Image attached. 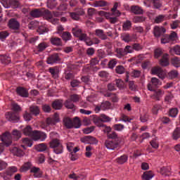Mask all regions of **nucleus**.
<instances>
[{
    "label": "nucleus",
    "instance_id": "1",
    "mask_svg": "<svg viewBox=\"0 0 180 180\" xmlns=\"http://www.w3.org/2000/svg\"><path fill=\"white\" fill-rule=\"evenodd\" d=\"M22 138V131L18 129H13L11 134L9 131H6L0 136L1 141L5 143V147H9L12 145V141H18Z\"/></svg>",
    "mask_w": 180,
    "mask_h": 180
},
{
    "label": "nucleus",
    "instance_id": "2",
    "mask_svg": "<svg viewBox=\"0 0 180 180\" xmlns=\"http://www.w3.org/2000/svg\"><path fill=\"white\" fill-rule=\"evenodd\" d=\"M30 169L31 174H34V176L35 178H41L43 172H40L39 167H33L32 162L28 161L25 162L19 169L20 172L25 173L27 172Z\"/></svg>",
    "mask_w": 180,
    "mask_h": 180
},
{
    "label": "nucleus",
    "instance_id": "3",
    "mask_svg": "<svg viewBox=\"0 0 180 180\" xmlns=\"http://www.w3.org/2000/svg\"><path fill=\"white\" fill-rule=\"evenodd\" d=\"M155 58H160L162 56V58L160 60V64L162 67H167L169 65V61L168 60L169 55L167 53H164V51L161 48H158L155 50Z\"/></svg>",
    "mask_w": 180,
    "mask_h": 180
},
{
    "label": "nucleus",
    "instance_id": "4",
    "mask_svg": "<svg viewBox=\"0 0 180 180\" xmlns=\"http://www.w3.org/2000/svg\"><path fill=\"white\" fill-rule=\"evenodd\" d=\"M50 148H53L55 154H63L64 153V146L58 139H53L49 142Z\"/></svg>",
    "mask_w": 180,
    "mask_h": 180
},
{
    "label": "nucleus",
    "instance_id": "5",
    "mask_svg": "<svg viewBox=\"0 0 180 180\" xmlns=\"http://www.w3.org/2000/svg\"><path fill=\"white\" fill-rule=\"evenodd\" d=\"M81 99V96L78 94H71L68 100L65 102V106L68 109H71L73 112L75 111L77 108L74 105V103H77V102H79ZM73 102V103H72Z\"/></svg>",
    "mask_w": 180,
    "mask_h": 180
},
{
    "label": "nucleus",
    "instance_id": "6",
    "mask_svg": "<svg viewBox=\"0 0 180 180\" xmlns=\"http://www.w3.org/2000/svg\"><path fill=\"white\" fill-rule=\"evenodd\" d=\"M18 171V167L15 166H11L8 167L5 172L0 173V176L3 178L4 180H11L12 176Z\"/></svg>",
    "mask_w": 180,
    "mask_h": 180
},
{
    "label": "nucleus",
    "instance_id": "7",
    "mask_svg": "<svg viewBox=\"0 0 180 180\" xmlns=\"http://www.w3.org/2000/svg\"><path fill=\"white\" fill-rule=\"evenodd\" d=\"M115 51V56L117 58H122L124 56H127V54L133 53V48H131V46L127 45L124 49L117 48Z\"/></svg>",
    "mask_w": 180,
    "mask_h": 180
},
{
    "label": "nucleus",
    "instance_id": "8",
    "mask_svg": "<svg viewBox=\"0 0 180 180\" xmlns=\"http://www.w3.org/2000/svg\"><path fill=\"white\" fill-rule=\"evenodd\" d=\"M122 143L121 139H117L112 141H105V146L108 150H116V148H119L120 143Z\"/></svg>",
    "mask_w": 180,
    "mask_h": 180
},
{
    "label": "nucleus",
    "instance_id": "9",
    "mask_svg": "<svg viewBox=\"0 0 180 180\" xmlns=\"http://www.w3.org/2000/svg\"><path fill=\"white\" fill-rule=\"evenodd\" d=\"M31 137H32V140H34V141H38V140L44 141V140L47 139V134L43 131L35 130L32 131Z\"/></svg>",
    "mask_w": 180,
    "mask_h": 180
},
{
    "label": "nucleus",
    "instance_id": "10",
    "mask_svg": "<svg viewBox=\"0 0 180 180\" xmlns=\"http://www.w3.org/2000/svg\"><path fill=\"white\" fill-rule=\"evenodd\" d=\"M8 26L11 30H14L15 33H19L20 29V23L16 18H11L8 20Z\"/></svg>",
    "mask_w": 180,
    "mask_h": 180
},
{
    "label": "nucleus",
    "instance_id": "11",
    "mask_svg": "<svg viewBox=\"0 0 180 180\" xmlns=\"http://www.w3.org/2000/svg\"><path fill=\"white\" fill-rule=\"evenodd\" d=\"M48 11L49 10H44V8H34L30 11V14L32 18H40V16L46 18Z\"/></svg>",
    "mask_w": 180,
    "mask_h": 180
},
{
    "label": "nucleus",
    "instance_id": "12",
    "mask_svg": "<svg viewBox=\"0 0 180 180\" xmlns=\"http://www.w3.org/2000/svg\"><path fill=\"white\" fill-rule=\"evenodd\" d=\"M112 108V103L110 102L105 101L98 104L94 109L96 113L101 112V110H108Z\"/></svg>",
    "mask_w": 180,
    "mask_h": 180
},
{
    "label": "nucleus",
    "instance_id": "13",
    "mask_svg": "<svg viewBox=\"0 0 180 180\" xmlns=\"http://www.w3.org/2000/svg\"><path fill=\"white\" fill-rule=\"evenodd\" d=\"M60 61H61V58H60V55H58V53L50 55L46 60L47 64H51V65L53 64H58Z\"/></svg>",
    "mask_w": 180,
    "mask_h": 180
},
{
    "label": "nucleus",
    "instance_id": "14",
    "mask_svg": "<svg viewBox=\"0 0 180 180\" xmlns=\"http://www.w3.org/2000/svg\"><path fill=\"white\" fill-rule=\"evenodd\" d=\"M162 83L156 77H152L150 82L148 84V91H154L155 88L161 86Z\"/></svg>",
    "mask_w": 180,
    "mask_h": 180
},
{
    "label": "nucleus",
    "instance_id": "15",
    "mask_svg": "<svg viewBox=\"0 0 180 180\" xmlns=\"http://www.w3.org/2000/svg\"><path fill=\"white\" fill-rule=\"evenodd\" d=\"M153 92V95L151 96L152 99L155 101H161L162 96H164V91L160 89H153V90H150Z\"/></svg>",
    "mask_w": 180,
    "mask_h": 180
},
{
    "label": "nucleus",
    "instance_id": "16",
    "mask_svg": "<svg viewBox=\"0 0 180 180\" xmlns=\"http://www.w3.org/2000/svg\"><path fill=\"white\" fill-rule=\"evenodd\" d=\"M176 39V34L175 32H172L169 35L165 34L161 39V43L162 44H166V43H169L170 41H173Z\"/></svg>",
    "mask_w": 180,
    "mask_h": 180
},
{
    "label": "nucleus",
    "instance_id": "17",
    "mask_svg": "<svg viewBox=\"0 0 180 180\" xmlns=\"http://www.w3.org/2000/svg\"><path fill=\"white\" fill-rule=\"evenodd\" d=\"M80 141L86 144H98V139L91 136H85L81 138Z\"/></svg>",
    "mask_w": 180,
    "mask_h": 180
},
{
    "label": "nucleus",
    "instance_id": "18",
    "mask_svg": "<svg viewBox=\"0 0 180 180\" xmlns=\"http://www.w3.org/2000/svg\"><path fill=\"white\" fill-rule=\"evenodd\" d=\"M60 122V115H58V113H55L53 115V117H48L46 118V123L48 124V126H50V124L55 125L57 124V123H59Z\"/></svg>",
    "mask_w": 180,
    "mask_h": 180
},
{
    "label": "nucleus",
    "instance_id": "19",
    "mask_svg": "<svg viewBox=\"0 0 180 180\" xmlns=\"http://www.w3.org/2000/svg\"><path fill=\"white\" fill-rule=\"evenodd\" d=\"M45 19L52 23V25H58L60 20L54 16L49 11H46V15H45Z\"/></svg>",
    "mask_w": 180,
    "mask_h": 180
},
{
    "label": "nucleus",
    "instance_id": "20",
    "mask_svg": "<svg viewBox=\"0 0 180 180\" xmlns=\"http://www.w3.org/2000/svg\"><path fill=\"white\" fill-rule=\"evenodd\" d=\"M5 117L8 122H12L13 123H17L20 119V117L16 113H8L6 114Z\"/></svg>",
    "mask_w": 180,
    "mask_h": 180
},
{
    "label": "nucleus",
    "instance_id": "21",
    "mask_svg": "<svg viewBox=\"0 0 180 180\" xmlns=\"http://www.w3.org/2000/svg\"><path fill=\"white\" fill-rule=\"evenodd\" d=\"M16 92L18 95L20 96H22V98H28L29 97V92L27 91V89H26L25 87H18L16 89Z\"/></svg>",
    "mask_w": 180,
    "mask_h": 180
},
{
    "label": "nucleus",
    "instance_id": "22",
    "mask_svg": "<svg viewBox=\"0 0 180 180\" xmlns=\"http://www.w3.org/2000/svg\"><path fill=\"white\" fill-rule=\"evenodd\" d=\"M63 124L65 129H72V119L70 118V117H65L63 119Z\"/></svg>",
    "mask_w": 180,
    "mask_h": 180
},
{
    "label": "nucleus",
    "instance_id": "23",
    "mask_svg": "<svg viewBox=\"0 0 180 180\" xmlns=\"http://www.w3.org/2000/svg\"><path fill=\"white\" fill-rule=\"evenodd\" d=\"M84 11L79 10L76 12L70 13V16L73 20H79V16H82L84 15Z\"/></svg>",
    "mask_w": 180,
    "mask_h": 180
},
{
    "label": "nucleus",
    "instance_id": "24",
    "mask_svg": "<svg viewBox=\"0 0 180 180\" xmlns=\"http://www.w3.org/2000/svg\"><path fill=\"white\" fill-rule=\"evenodd\" d=\"M130 11L132 13H134V15H143V13H144L143 8L139 6H131Z\"/></svg>",
    "mask_w": 180,
    "mask_h": 180
},
{
    "label": "nucleus",
    "instance_id": "25",
    "mask_svg": "<svg viewBox=\"0 0 180 180\" xmlns=\"http://www.w3.org/2000/svg\"><path fill=\"white\" fill-rule=\"evenodd\" d=\"M11 151L13 155H15L16 157H23V155H25V152L18 147H13Z\"/></svg>",
    "mask_w": 180,
    "mask_h": 180
},
{
    "label": "nucleus",
    "instance_id": "26",
    "mask_svg": "<svg viewBox=\"0 0 180 180\" xmlns=\"http://www.w3.org/2000/svg\"><path fill=\"white\" fill-rule=\"evenodd\" d=\"M95 34L101 39V40H107L108 35L105 34V32L103 30L97 29L95 30Z\"/></svg>",
    "mask_w": 180,
    "mask_h": 180
},
{
    "label": "nucleus",
    "instance_id": "27",
    "mask_svg": "<svg viewBox=\"0 0 180 180\" xmlns=\"http://www.w3.org/2000/svg\"><path fill=\"white\" fill-rule=\"evenodd\" d=\"M165 32L166 30L164 27H155L154 28V35L155 37H160V36H162Z\"/></svg>",
    "mask_w": 180,
    "mask_h": 180
},
{
    "label": "nucleus",
    "instance_id": "28",
    "mask_svg": "<svg viewBox=\"0 0 180 180\" xmlns=\"http://www.w3.org/2000/svg\"><path fill=\"white\" fill-rule=\"evenodd\" d=\"M159 172L163 176H169L171 175V168L169 167H162L160 169Z\"/></svg>",
    "mask_w": 180,
    "mask_h": 180
},
{
    "label": "nucleus",
    "instance_id": "29",
    "mask_svg": "<svg viewBox=\"0 0 180 180\" xmlns=\"http://www.w3.org/2000/svg\"><path fill=\"white\" fill-rule=\"evenodd\" d=\"M93 122L97 127H103L105 124H103L102 118L97 117L96 115H94Z\"/></svg>",
    "mask_w": 180,
    "mask_h": 180
},
{
    "label": "nucleus",
    "instance_id": "30",
    "mask_svg": "<svg viewBox=\"0 0 180 180\" xmlns=\"http://www.w3.org/2000/svg\"><path fill=\"white\" fill-rule=\"evenodd\" d=\"M128 160H129V156L127 155H122L120 157L116 158V161L117 164H120V165H123V164H125V162H127Z\"/></svg>",
    "mask_w": 180,
    "mask_h": 180
},
{
    "label": "nucleus",
    "instance_id": "31",
    "mask_svg": "<svg viewBox=\"0 0 180 180\" xmlns=\"http://www.w3.org/2000/svg\"><path fill=\"white\" fill-rule=\"evenodd\" d=\"M81 126H82V124L81 123L79 117H75L72 120V129H79Z\"/></svg>",
    "mask_w": 180,
    "mask_h": 180
},
{
    "label": "nucleus",
    "instance_id": "32",
    "mask_svg": "<svg viewBox=\"0 0 180 180\" xmlns=\"http://www.w3.org/2000/svg\"><path fill=\"white\" fill-rule=\"evenodd\" d=\"M142 179L143 180H150L154 177V174H153V171H146L143 172L142 175Z\"/></svg>",
    "mask_w": 180,
    "mask_h": 180
},
{
    "label": "nucleus",
    "instance_id": "33",
    "mask_svg": "<svg viewBox=\"0 0 180 180\" xmlns=\"http://www.w3.org/2000/svg\"><path fill=\"white\" fill-rule=\"evenodd\" d=\"M103 13H104L105 17L106 18V19H109V21L112 23H117V17H112V15H110V13H108L107 12H104L103 11Z\"/></svg>",
    "mask_w": 180,
    "mask_h": 180
},
{
    "label": "nucleus",
    "instance_id": "34",
    "mask_svg": "<svg viewBox=\"0 0 180 180\" xmlns=\"http://www.w3.org/2000/svg\"><path fill=\"white\" fill-rule=\"evenodd\" d=\"M167 19H169V16L168 15H159L155 19V23H161V22H164V20H167Z\"/></svg>",
    "mask_w": 180,
    "mask_h": 180
},
{
    "label": "nucleus",
    "instance_id": "35",
    "mask_svg": "<svg viewBox=\"0 0 180 180\" xmlns=\"http://www.w3.org/2000/svg\"><path fill=\"white\" fill-rule=\"evenodd\" d=\"M52 108L56 110H60L63 108V102L60 100H56L52 103Z\"/></svg>",
    "mask_w": 180,
    "mask_h": 180
},
{
    "label": "nucleus",
    "instance_id": "36",
    "mask_svg": "<svg viewBox=\"0 0 180 180\" xmlns=\"http://www.w3.org/2000/svg\"><path fill=\"white\" fill-rule=\"evenodd\" d=\"M0 61L2 64H10L11 57L8 55H0Z\"/></svg>",
    "mask_w": 180,
    "mask_h": 180
},
{
    "label": "nucleus",
    "instance_id": "37",
    "mask_svg": "<svg viewBox=\"0 0 180 180\" xmlns=\"http://www.w3.org/2000/svg\"><path fill=\"white\" fill-rule=\"evenodd\" d=\"M37 32L39 34H44V33H47V32H49V28H47L46 25H41L39 26Z\"/></svg>",
    "mask_w": 180,
    "mask_h": 180
},
{
    "label": "nucleus",
    "instance_id": "38",
    "mask_svg": "<svg viewBox=\"0 0 180 180\" xmlns=\"http://www.w3.org/2000/svg\"><path fill=\"white\" fill-rule=\"evenodd\" d=\"M35 149L39 153H43V151H46L47 150V145L46 143H39L36 146Z\"/></svg>",
    "mask_w": 180,
    "mask_h": 180
},
{
    "label": "nucleus",
    "instance_id": "39",
    "mask_svg": "<svg viewBox=\"0 0 180 180\" xmlns=\"http://www.w3.org/2000/svg\"><path fill=\"white\" fill-rule=\"evenodd\" d=\"M49 72L51 74L53 78L56 79L58 78V72H60V70H58L57 68H50Z\"/></svg>",
    "mask_w": 180,
    "mask_h": 180
},
{
    "label": "nucleus",
    "instance_id": "40",
    "mask_svg": "<svg viewBox=\"0 0 180 180\" xmlns=\"http://www.w3.org/2000/svg\"><path fill=\"white\" fill-rule=\"evenodd\" d=\"M63 78H65V79H67L68 81H70V79L73 80L75 78L74 73L70 71H65L63 74Z\"/></svg>",
    "mask_w": 180,
    "mask_h": 180
},
{
    "label": "nucleus",
    "instance_id": "41",
    "mask_svg": "<svg viewBox=\"0 0 180 180\" xmlns=\"http://www.w3.org/2000/svg\"><path fill=\"white\" fill-rule=\"evenodd\" d=\"M22 133L25 136H32L33 131L30 125H27L25 128L22 129Z\"/></svg>",
    "mask_w": 180,
    "mask_h": 180
},
{
    "label": "nucleus",
    "instance_id": "42",
    "mask_svg": "<svg viewBox=\"0 0 180 180\" xmlns=\"http://www.w3.org/2000/svg\"><path fill=\"white\" fill-rule=\"evenodd\" d=\"M171 54H176V56H180V46L179 45H176L171 48L169 50Z\"/></svg>",
    "mask_w": 180,
    "mask_h": 180
},
{
    "label": "nucleus",
    "instance_id": "43",
    "mask_svg": "<svg viewBox=\"0 0 180 180\" xmlns=\"http://www.w3.org/2000/svg\"><path fill=\"white\" fill-rule=\"evenodd\" d=\"M109 4L105 1H96L94 4V8H99V6H108Z\"/></svg>",
    "mask_w": 180,
    "mask_h": 180
},
{
    "label": "nucleus",
    "instance_id": "44",
    "mask_svg": "<svg viewBox=\"0 0 180 180\" xmlns=\"http://www.w3.org/2000/svg\"><path fill=\"white\" fill-rule=\"evenodd\" d=\"M114 83L115 84V86L119 88V89H124V82H123V80H122L120 79H115Z\"/></svg>",
    "mask_w": 180,
    "mask_h": 180
},
{
    "label": "nucleus",
    "instance_id": "45",
    "mask_svg": "<svg viewBox=\"0 0 180 180\" xmlns=\"http://www.w3.org/2000/svg\"><path fill=\"white\" fill-rule=\"evenodd\" d=\"M141 123H146L150 120V115L147 113H142L140 116Z\"/></svg>",
    "mask_w": 180,
    "mask_h": 180
},
{
    "label": "nucleus",
    "instance_id": "46",
    "mask_svg": "<svg viewBox=\"0 0 180 180\" xmlns=\"http://www.w3.org/2000/svg\"><path fill=\"white\" fill-rule=\"evenodd\" d=\"M51 44H53V46H61V39L58 37H52L51 39Z\"/></svg>",
    "mask_w": 180,
    "mask_h": 180
},
{
    "label": "nucleus",
    "instance_id": "47",
    "mask_svg": "<svg viewBox=\"0 0 180 180\" xmlns=\"http://www.w3.org/2000/svg\"><path fill=\"white\" fill-rule=\"evenodd\" d=\"M32 115L34 116H37L39 114V113H25L23 115V117L25 122H30V120H32Z\"/></svg>",
    "mask_w": 180,
    "mask_h": 180
},
{
    "label": "nucleus",
    "instance_id": "48",
    "mask_svg": "<svg viewBox=\"0 0 180 180\" xmlns=\"http://www.w3.org/2000/svg\"><path fill=\"white\" fill-rule=\"evenodd\" d=\"M180 138V127H176L172 134L173 140H178Z\"/></svg>",
    "mask_w": 180,
    "mask_h": 180
},
{
    "label": "nucleus",
    "instance_id": "49",
    "mask_svg": "<svg viewBox=\"0 0 180 180\" xmlns=\"http://www.w3.org/2000/svg\"><path fill=\"white\" fill-rule=\"evenodd\" d=\"M22 141L25 146L27 147H32L33 146V140L29 139V138H23L22 139Z\"/></svg>",
    "mask_w": 180,
    "mask_h": 180
},
{
    "label": "nucleus",
    "instance_id": "50",
    "mask_svg": "<svg viewBox=\"0 0 180 180\" xmlns=\"http://www.w3.org/2000/svg\"><path fill=\"white\" fill-rule=\"evenodd\" d=\"M61 37L65 41H68V40H71V33L68 32H62Z\"/></svg>",
    "mask_w": 180,
    "mask_h": 180
},
{
    "label": "nucleus",
    "instance_id": "51",
    "mask_svg": "<svg viewBox=\"0 0 180 180\" xmlns=\"http://www.w3.org/2000/svg\"><path fill=\"white\" fill-rule=\"evenodd\" d=\"M47 43L46 42H41L37 46V49L39 53H41V51H44L45 49H47Z\"/></svg>",
    "mask_w": 180,
    "mask_h": 180
},
{
    "label": "nucleus",
    "instance_id": "52",
    "mask_svg": "<svg viewBox=\"0 0 180 180\" xmlns=\"http://www.w3.org/2000/svg\"><path fill=\"white\" fill-rule=\"evenodd\" d=\"M113 130H115V131H122V130H124V125L122 124H115L112 125Z\"/></svg>",
    "mask_w": 180,
    "mask_h": 180
},
{
    "label": "nucleus",
    "instance_id": "53",
    "mask_svg": "<svg viewBox=\"0 0 180 180\" xmlns=\"http://www.w3.org/2000/svg\"><path fill=\"white\" fill-rule=\"evenodd\" d=\"M122 39L126 43H129V41H131V40L133 39L131 38V36H130V34H129V33L123 34L122 35Z\"/></svg>",
    "mask_w": 180,
    "mask_h": 180
},
{
    "label": "nucleus",
    "instance_id": "54",
    "mask_svg": "<svg viewBox=\"0 0 180 180\" xmlns=\"http://www.w3.org/2000/svg\"><path fill=\"white\" fill-rule=\"evenodd\" d=\"M47 6L50 9H53V8L57 6V1H56V0H48Z\"/></svg>",
    "mask_w": 180,
    "mask_h": 180
},
{
    "label": "nucleus",
    "instance_id": "55",
    "mask_svg": "<svg viewBox=\"0 0 180 180\" xmlns=\"http://www.w3.org/2000/svg\"><path fill=\"white\" fill-rule=\"evenodd\" d=\"M172 64L174 65V67H176L178 68V67H180V60L178 57H174L172 58Z\"/></svg>",
    "mask_w": 180,
    "mask_h": 180
},
{
    "label": "nucleus",
    "instance_id": "56",
    "mask_svg": "<svg viewBox=\"0 0 180 180\" xmlns=\"http://www.w3.org/2000/svg\"><path fill=\"white\" fill-rule=\"evenodd\" d=\"M107 137H108V139H111V140H117V139H120L117 136V133H116V131H115L107 134Z\"/></svg>",
    "mask_w": 180,
    "mask_h": 180
},
{
    "label": "nucleus",
    "instance_id": "57",
    "mask_svg": "<svg viewBox=\"0 0 180 180\" xmlns=\"http://www.w3.org/2000/svg\"><path fill=\"white\" fill-rule=\"evenodd\" d=\"M128 85L130 91H132L133 92H136V91H137V85L134 84V81H129Z\"/></svg>",
    "mask_w": 180,
    "mask_h": 180
},
{
    "label": "nucleus",
    "instance_id": "58",
    "mask_svg": "<svg viewBox=\"0 0 180 180\" xmlns=\"http://www.w3.org/2000/svg\"><path fill=\"white\" fill-rule=\"evenodd\" d=\"M30 112L31 113H40V108L37 105H31L30 107Z\"/></svg>",
    "mask_w": 180,
    "mask_h": 180
},
{
    "label": "nucleus",
    "instance_id": "59",
    "mask_svg": "<svg viewBox=\"0 0 180 180\" xmlns=\"http://www.w3.org/2000/svg\"><path fill=\"white\" fill-rule=\"evenodd\" d=\"M146 20V17L143 16H135L134 18V23H143Z\"/></svg>",
    "mask_w": 180,
    "mask_h": 180
},
{
    "label": "nucleus",
    "instance_id": "60",
    "mask_svg": "<svg viewBox=\"0 0 180 180\" xmlns=\"http://www.w3.org/2000/svg\"><path fill=\"white\" fill-rule=\"evenodd\" d=\"M72 33L75 37H79L82 33V30L78 27L72 28Z\"/></svg>",
    "mask_w": 180,
    "mask_h": 180
},
{
    "label": "nucleus",
    "instance_id": "61",
    "mask_svg": "<svg viewBox=\"0 0 180 180\" xmlns=\"http://www.w3.org/2000/svg\"><path fill=\"white\" fill-rule=\"evenodd\" d=\"M150 3L153 5L155 9H160L161 7V3H160V0H150Z\"/></svg>",
    "mask_w": 180,
    "mask_h": 180
},
{
    "label": "nucleus",
    "instance_id": "62",
    "mask_svg": "<svg viewBox=\"0 0 180 180\" xmlns=\"http://www.w3.org/2000/svg\"><path fill=\"white\" fill-rule=\"evenodd\" d=\"M115 71L117 74H124V72H126V69L124 68V67H123V65H118L116 67Z\"/></svg>",
    "mask_w": 180,
    "mask_h": 180
},
{
    "label": "nucleus",
    "instance_id": "63",
    "mask_svg": "<svg viewBox=\"0 0 180 180\" xmlns=\"http://www.w3.org/2000/svg\"><path fill=\"white\" fill-rule=\"evenodd\" d=\"M172 99H174V95L171 93H169L165 97V102L167 103H171V102H172Z\"/></svg>",
    "mask_w": 180,
    "mask_h": 180
},
{
    "label": "nucleus",
    "instance_id": "64",
    "mask_svg": "<svg viewBox=\"0 0 180 180\" xmlns=\"http://www.w3.org/2000/svg\"><path fill=\"white\" fill-rule=\"evenodd\" d=\"M9 36V32L8 31H1L0 32V40L4 41L6 37Z\"/></svg>",
    "mask_w": 180,
    "mask_h": 180
}]
</instances>
